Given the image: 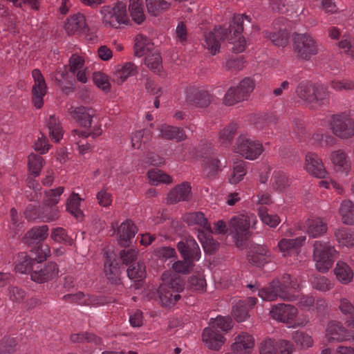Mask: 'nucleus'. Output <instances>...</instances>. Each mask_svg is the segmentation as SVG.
<instances>
[{
	"label": "nucleus",
	"instance_id": "f257e3e1",
	"mask_svg": "<svg viewBox=\"0 0 354 354\" xmlns=\"http://www.w3.org/2000/svg\"><path fill=\"white\" fill-rule=\"evenodd\" d=\"M162 283L157 290L162 306L171 307L180 299L179 295L184 290V281L176 274L165 272L162 275Z\"/></svg>",
	"mask_w": 354,
	"mask_h": 354
},
{
	"label": "nucleus",
	"instance_id": "f03ea898",
	"mask_svg": "<svg viewBox=\"0 0 354 354\" xmlns=\"http://www.w3.org/2000/svg\"><path fill=\"white\" fill-rule=\"evenodd\" d=\"M292 51L299 61L310 62L319 53L318 40L310 33L294 32L292 35Z\"/></svg>",
	"mask_w": 354,
	"mask_h": 354
},
{
	"label": "nucleus",
	"instance_id": "7ed1b4c3",
	"mask_svg": "<svg viewBox=\"0 0 354 354\" xmlns=\"http://www.w3.org/2000/svg\"><path fill=\"white\" fill-rule=\"evenodd\" d=\"M339 252L328 241H315L313 245V259L317 271L326 273L332 267Z\"/></svg>",
	"mask_w": 354,
	"mask_h": 354
},
{
	"label": "nucleus",
	"instance_id": "20e7f679",
	"mask_svg": "<svg viewBox=\"0 0 354 354\" xmlns=\"http://www.w3.org/2000/svg\"><path fill=\"white\" fill-rule=\"evenodd\" d=\"M234 152L249 160L257 159L263 152V144L247 133L240 134L233 146Z\"/></svg>",
	"mask_w": 354,
	"mask_h": 354
},
{
	"label": "nucleus",
	"instance_id": "39448f33",
	"mask_svg": "<svg viewBox=\"0 0 354 354\" xmlns=\"http://www.w3.org/2000/svg\"><path fill=\"white\" fill-rule=\"evenodd\" d=\"M254 88L253 80L250 77H245L237 86H231L227 90L223 98V104L230 106L248 100Z\"/></svg>",
	"mask_w": 354,
	"mask_h": 354
},
{
	"label": "nucleus",
	"instance_id": "423d86ee",
	"mask_svg": "<svg viewBox=\"0 0 354 354\" xmlns=\"http://www.w3.org/2000/svg\"><path fill=\"white\" fill-rule=\"evenodd\" d=\"M100 12L103 22L115 28L129 22L127 15V6L122 1H117L113 6H104Z\"/></svg>",
	"mask_w": 354,
	"mask_h": 354
},
{
	"label": "nucleus",
	"instance_id": "0eeeda50",
	"mask_svg": "<svg viewBox=\"0 0 354 354\" xmlns=\"http://www.w3.org/2000/svg\"><path fill=\"white\" fill-rule=\"evenodd\" d=\"M329 127L333 133L340 139H349L354 136V120L345 113L333 115L329 120Z\"/></svg>",
	"mask_w": 354,
	"mask_h": 354
},
{
	"label": "nucleus",
	"instance_id": "6e6552de",
	"mask_svg": "<svg viewBox=\"0 0 354 354\" xmlns=\"http://www.w3.org/2000/svg\"><path fill=\"white\" fill-rule=\"evenodd\" d=\"M288 20L284 17L276 19L272 25V31H265V37L278 47H286L289 42V32L286 28Z\"/></svg>",
	"mask_w": 354,
	"mask_h": 354
},
{
	"label": "nucleus",
	"instance_id": "1a4fd4ad",
	"mask_svg": "<svg viewBox=\"0 0 354 354\" xmlns=\"http://www.w3.org/2000/svg\"><path fill=\"white\" fill-rule=\"evenodd\" d=\"M325 338L327 342H341L354 338V332L346 329L341 322L330 321L325 330Z\"/></svg>",
	"mask_w": 354,
	"mask_h": 354
},
{
	"label": "nucleus",
	"instance_id": "9d476101",
	"mask_svg": "<svg viewBox=\"0 0 354 354\" xmlns=\"http://www.w3.org/2000/svg\"><path fill=\"white\" fill-rule=\"evenodd\" d=\"M34 84L32 87V103L37 109H41L44 105V97L46 95L48 87L45 79L39 69L32 71Z\"/></svg>",
	"mask_w": 354,
	"mask_h": 354
},
{
	"label": "nucleus",
	"instance_id": "9b49d317",
	"mask_svg": "<svg viewBox=\"0 0 354 354\" xmlns=\"http://www.w3.org/2000/svg\"><path fill=\"white\" fill-rule=\"evenodd\" d=\"M230 230L234 234L236 245L238 248L243 246L244 241L247 240L250 235L249 223L244 215L232 217L229 223Z\"/></svg>",
	"mask_w": 354,
	"mask_h": 354
},
{
	"label": "nucleus",
	"instance_id": "f8f14e48",
	"mask_svg": "<svg viewBox=\"0 0 354 354\" xmlns=\"http://www.w3.org/2000/svg\"><path fill=\"white\" fill-rule=\"evenodd\" d=\"M59 273L57 264L49 261L44 265L37 264L30 273V278L35 282L43 283L53 279Z\"/></svg>",
	"mask_w": 354,
	"mask_h": 354
},
{
	"label": "nucleus",
	"instance_id": "ddd939ff",
	"mask_svg": "<svg viewBox=\"0 0 354 354\" xmlns=\"http://www.w3.org/2000/svg\"><path fill=\"white\" fill-rule=\"evenodd\" d=\"M228 33V28L219 26L205 35V46L211 54L216 55L219 52L221 41L227 39Z\"/></svg>",
	"mask_w": 354,
	"mask_h": 354
},
{
	"label": "nucleus",
	"instance_id": "4468645a",
	"mask_svg": "<svg viewBox=\"0 0 354 354\" xmlns=\"http://www.w3.org/2000/svg\"><path fill=\"white\" fill-rule=\"evenodd\" d=\"M297 309L294 306L286 304H279L273 305L270 315L274 319L283 322L291 323L297 316Z\"/></svg>",
	"mask_w": 354,
	"mask_h": 354
},
{
	"label": "nucleus",
	"instance_id": "2eb2a0df",
	"mask_svg": "<svg viewBox=\"0 0 354 354\" xmlns=\"http://www.w3.org/2000/svg\"><path fill=\"white\" fill-rule=\"evenodd\" d=\"M258 295L262 299L269 301H275L278 298L283 301H292L297 298L295 295H290L285 290L279 289L274 281L268 287L259 290Z\"/></svg>",
	"mask_w": 354,
	"mask_h": 354
},
{
	"label": "nucleus",
	"instance_id": "dca6fc26",
	"mask_svg": "<svg viewBox=\"0 0 354 354\" xmlns=\"http://www.w3.org/2000/svg\"><path fill=\"white\" fill-rule=\"evenodd\" d=\"M177 248L183 259H189L195 262L201 258L199 246L192 237L184 239L178 242Z\"/></svg>",
	"mask_w": 354,
	"mask_h": 354
},
{
	"label": "nucleus",
	"instance_id": "f3484780",
	"mask_svg": "<svg viewBox=\"0 0 354 354\" xmlns=\"http://www.w3.org/2000/svg\"><path fill=\"white\" fill-rule=\"evenodd\" d=\"M213 97L206 90L196 87H190L186 91V100L198 107H207L212 101Z\"/></svg>",
	"mask_w": 354,
	"mask_h": 354
},
{
	"label": "nucleus",
	"instance_id": "a211bd4d",
	"mask_svg": "<svg viewBox=\"0 0 354 354\" xmlns=\"http://www.w3.org/2000/svg\"><path fill=\"white\" fill-rule=\"evenodd\" d=\"M192 196V187L187 182H183L175 186L167 194V203L176 204L181 201H188Z\"/></svg>",
	"mask_w": 354,
	"mask_h": 354
},
{
	"label": "nucleus",
	"instance_id": "6ab92c4d",
	"mask_svg": "<svg viewBox=\"0 0 354 354\" xmlns=\"http://www.w3.org/2000/svg\"><path fill=\"white\" fill-rule=\"evenodd\" d=\"M305 168L308 174L319 178H324L327 175L322 160L315 153L306 154Z\"/></svg>",
	"mask_w": 354,
	"mask_h": 354
},
{
	"label": "nucleus",
	"instance_id": "aec40b11",
	"mask_svg": "<svg viewBox=\"0 0 354 354\" xmlns=\"http://www.w3.org/2000/svg\"><path fill=\"white\" fill-rule=\"evenodd\" d=\"M247 258L250 263L261 266L270 261V252L266 245H254L250 247Z\"/></svg>",
	"mask_w": 354,
	"mask_h": 354
},
{
	"label": "nucleus",
	"instance_id": "412c9836",
	"mask_svg": "<svg viewBox=\"0 0 354 354\" xmlns=\"http://www.w3.org/2000/svg\"><path fill=\"white\" fill-rule=\"evenodd\" d=\"M64 28L68 35L84 33L88 29L84 15L79 12L71 15L66 19Z\"/></svg>",
	"mask_w": 354,
	"mask_h": 354
},
{
	"label": "nucleus",
	"instance_id": "4be33fe9",
	"mask_svg": "<svg viewBox=\"0 0 354 354\" xmlns=\"http://www.w3.org/2000/svg\"><path fill=\"white\" fill-rule=\"evenodd\" d=\"M69 115L82 127H90L93 116L91 109L85 106H71L68 109Z\"/></svg>",
	"mask_w": 354,
	"mask_h": 354
},
{
	"label": "nucleus",
	"instance_id": "5701e85b",
	"mask_svg": "<svg viewBox=\"0 0 354 354\" xmlns=\"http://www.w3.org/2000/svg\"><path fill=\"white\" fill-rule=\"evenodd\" d=\"M254 344V340L252 335L242 333L239 335L232 345V349L236 354H249Z\"/></svg>",
	"mask_w": 354,
	"mask_h": 354
},
{
	"label": "nucleus",
	"instance_id": "b1692460",
	"mask_svg": "<svg viewBox=\"0 0 354 354\" xmlns=\"http://www.w3.org/2000/svg\"><path fill=\"white\" fill-rule=\"evenodd\" d=\"M202 339L209 349L218 351L223 345L225 338L212 328H205L202 334Z\"/></svg>",
	"mask_w": 354,
	"mask_h": 354
},
{
	"label": "nucleus",
	"instance_id": "393cba45",
	"mask_svg": "<svg viewBox=\"0 0 354 354\" xmlns=\"http://www.w3.org/2000/svg\"><path fill=\"white\" fill-rule=\"evenodd\" d=\"M106 261L104 265V271L106 278L112 283H118L120 280V270L118 261L106 253Z\"/></svg>",
	"mask_w": 354,
	"mask_h": 354
},
{
	"label": "nucleus",
	"instance_id": "a878e982",
	"mask_svg": "<svg viewBox=\"0 0 354 354\" xmlns=\"http://www.w3.org/2000/svg\"><path fill=\"white\" fill-rule=\"evenodd\" d=\"M159 137L166 140H175L181 142L187 138L185 131L180 127L162 124L159 127Z\"/></svg>",
	"mask_w": 354,
	"mask_h": 354
},
{
	"label": "nucleus",
	"instance_id": "bb28decb",
	"mask_svg": "<svg viewBox=\"0 0 354 354\" xmlns=\"http://www.w3.org/2000/svg\"><path fill=\"white\" fill-rule=\"evenodd\" d=\"M239 125L236 122H231L225 125L218 133V142L221 145L227 147L231 145L237 133Z\"/></svg>",
	"mask_w": 354,
	"mask_h": 354
},
{
	"label": "nucleus",
	"instance_id": "cd10ccee",
	"mask_svg": "<svg viewBox=\"0 0 354 354\" xmlns=\"http://www.w3.org/2000/svg\"><path fill=\"white\" fill-rule=\"evenodd\" d=\"M19 257L20 260L16 265L15 269L17 272L24 274L28 272L31 273V272L34 270L35 266L46 259V256L45 255L44 257L39 256V261L36 258H32L28 256L26 253H21Z\"/></svg>",
	"mask_w": 354,
	"mask_h": 354
},
{
	"label": "nucleus",
	"instance_id": "c85d7f7f",
	"mask_svg": "<svg viewBox=\"0 0 354 354\" xmlns=\"http://www.w3.org/2000/svg\"><path fill=\"white\" fill-rule=\"evenodd\" d=\"M138 73L137 66L132 62H126L122 66H118L113 74V80L118 84L125 82L129 77Z\"/></svg>",
	"mask_w": 354,
	"mask_h": 354
},
{
	"label": "nucleus",
	"instance_id": "c756f323",
	"mask_svg": "<svg viewBox=\"0 0 354 354\" xmlns=\"http://www.w3.org/2000/svg\"><path fill=\"white\" fill-rule=\"evenodd\" d=\"M48 231V227L46 225L32 227L26 232L24 241L28 245L40 243L47 238Z\"/></svg>",
	"mask_w": 354,
	"mask_h": 354
},
{
	"label": "nucleus",
	"instance_id": "7c9ffc66",
	"mask_svg": "<svg viewBox=\"0 0 354 354\" xmlns=\"http://www.w3.org/2000/svg\"><path fill=\"white\" fill-rule=\"evenodd\" d=\"M330 159L337 171H348L351 167L348 154L343 149H337L331 152Z\"/></svg>",
	"mask_w": 354,
	"mask_h": 354
},
{
	"label": "nucleus",
	"instance_id": "2f4dec72",
	"mask_svg": "<svg viewBox=\"0 0 354 354\" xmlns=\"http://www.w3.org/2000/svg\"><path fill=\"white\" fill-rule=\"evenodd\" d=\"M134 55L138 57H141L148 52L151 53L153 49V44L149 37L139 34L135 38Z\"/></svg>",
	"mask_w": 354,
	"mask_h": 354
},
{
	"label": "nucleus",
	"instance_id": "473e14b6",
	"mask_svg": "<svg viewBox=\"0 0 354 354\" xmlns=\"http://www.w3.org/2000/svg\"><path fill=\"white\" fill-rule=\"evenodd\" d=\"M313 93L310 108L317 109L329 104L330 93L327 87L322 85L315 86Z\"/></svg>",
	"mask_w": 354,
	"mask_h": 354
},
{
	"label": "nucleus",
	"instance_id": "72a5a7b5",
	"mask_svg": "<svg viewBox=\"0 0 354 354\" xmlns=\"http://www.w3.org/2000/svg\"><path fill=\"white\" fill-rule=\"evenodd\" d=\"M136 232V226L131 221H126L121 223L118 230L119 242L122 245H126L129 241L134 237Z\"/></svg>",
	"mask_w": 354,
	"mask_h": 354
},
{
	"label": "nucleus",
	"instance_id": "f704fd0d",
	"mask_svg": "<svg viewBox=\"0 0 354 354\" xmlns=\"http://www.w3.org/2000/svg\"><path fill=\"white\" fill-rule=\"evenodd\" d=\"M46 127L48 129L49 137L55 142H59L63 138L64 130L58 118L50 115Z\"/></svg>",
	"mask_w": 354,
	"mask_h": 354
},
{
	"label": "nucleus",
	"instance_id": "c9c22d12",
	"mask_svg": "<svg viewBox=\"0 0 354 354\" xmlns=\"http://www.w3.org/2000/svg\"><path fill=\"white\" fill-rule=\"evenodd\" d=\"M307 233L310 237L316 238L327 232V225L322 218H315L307 221Z\"/></svg>",
	"mask_w": 354,
	"mask_h": 354
},
{
	"label": "nucleus",
	"instance_id": "e433bc0d",
	"mask_svg": "<svg viewBox=\"0 0 354 354\" xmlns=\"http://www.w3.org/2000/svg\"><path fill=\"white\" fill-rule=\"evenodd\" d=\"M334 272L337 280L342 284H348L353 280V270L348 264L343 261H338L337 263Z\"/></svg>",
	"mask_w": 354,
	"mask_h": 354
},
{
	"label": "nucleus",
	"instance_id": "4c0bfd02",
	"mask_svg": "<svg viewBox=\"0 0 354 354\" xmlns=\"http://www.w3.org/2000/svg\"><path fill=\"white\" fill-rule=\"evenodd\" d=\"M339 214L344 224L354 225V203L352 201H343L339 207Z\"/></svg>",
	"mask_w": 354,
	"mask_h": 354
},
{
	"label": "nucleus",
	"instance_id": "58836bf2",
	"mask_svg": "<svg viewBox=\"0 0 354 354\" xmlns=\"http://www.w3.org/2000/svg\"><path fill=\"white\" fill-rule=\"evenodd\" d=\"M336 241L341 246L351 248L354 246V232L348 228L340 227L334 231Z\"/></svg>",
	"mask_w": 354,
	"mask_h": 354
},
{
	"label": "nucleus",
	"instance_id": "ea45409f",
	"mask_svg": "<svg viewBox=\"0 0 354 354\" xmlns=\"http://www.w3.org/2000/svg\"><path fill=\"white\" fill-rule=\"evenodd\" d=\"M81 201L79 194L73 192L66 201L67 211L78 220H82L84 217L83 212L80 209Z\"/></svg>",
	"mask_w": 354,
	"mask_h": 354
},
{
	"label": "nucleus",
	"instance_id": "a19ab883",
	"mask_svg": "<svg viewBox=\"0 0 354 354\" xmlns=\"http://www.w3.org/2000/svg\"><path fill=\"white\" fill-rule=\"evenodd\" d=\"M270 183L273 189L283 192L290 185L291 180L286 174L277 171L273 173Z\"/></svg>",
	"mask_w": 354,
	"mask_h": 354
},
{
	"label": "nucleus",
	"instance_id": "79ce46f5",
	"mask_svg": "<svg viewBox=\"0 0 354 354\" xmlns=\"http://www.w3.org/2000/svg\"><path fill=\"white\" fill-rule=\"evenodd\" d=\"M185 221L189 225H197L212 232L211 225L201 212H191L185 216Z\"/></svg>",
	"mask_w": 354,
	"mask_h": 354
},
{
	"label": "nucleus",
	"instance_id": "37998d69",
	"mask_svg": "<svg viewBox=\"0 0 354 354\" xmlns=\"http://www.w3.org/2000/svg\"><path fill=\"white\" fill-rule=\"evenodd\" d=\"M314 88L315 86L309 82H301L296 88L297 96L304 101L310 107L311 106L312 100L313 99Z\"/></svg>",
	"mask_w": 354,
	"mask_h": 354
},
{
	"label": "nucleus",
	"instance_id": "c03bdc74",
	"mask_svg": "<svg viewBox=\"0 0 354 354\" xmlns=\"http://www.w3.org/2000/svg\"><path fill=\"white\" fill-rule=\"evenodd\" d=\"M129 10L132 19L138 24H142L145 19L142 0H130Z\"/></svg>",
	"mask_w": 354,
	"mask_h": 354
},
{
	"label": "nucleus",
	"instance_id": "a18cd8bd",
	"mask_svg": "<svg viewBox=\"0 0 354 354\" xmlns=\"http://www.w3.org/2000/svg\"><path fill=\"white\" fill-rule=\"evenodd\" d=\"M211 233L208 232V234H206L203 231H199L198 234L205 252L209 254L214 253L218 248V243L213 239Z\"/></svg>",
	"mask_w": 354,
	"mask_h": 354
},
{
	"label": "nucleus",
	"instance_id": "49530a36",
	"mask_svg": "<svg viewBox=\"0 0 354 354\" xmlns=\"http://www.w3.org/2000/svg\"><path fill=\"white\" fill-rule=\"evenodd\" d=\"M306 236H300L295 239H282L278 243V248L281 252H288L292 249L301 248L305 243Z\"/></svg>",
	"mask_w": 354,
	"mask_h": 354
},
{
	"label": "nucleus",
	"instance_id": "de8ad7c7",
	"mask_svg": "<svg viewBox=\"0 0 354 354\" xmlns=\"http://www.w3.org/2000/svg\"><path fill=\"white\" fill-rule=\"evenodd\" d=\"M148 12L154 17L160 15L170 7V3L165 0H145Z\"/></svg>",
	"mask_w": 354,
	"mask_h": 354
},
{
	"label": "nucleus",
	"instance_id": "09e8293b",
	"mask_svg": "<svg viewBox=\"0 0 354 354\" xmlns=\"http://www.w3.org/2000/svg\"><path fill=\"white\" fill-rule=\"evenodd\" d=\"M70 340L73 343H93L95 345L102 343L101 338L95 334L90 332L73 333L70 336Z\"/></svg>",
	"mask_w": 354,
	"mask_h": 354
},
{
	"label": "nucleus",
	"instance_id": "8fccbe9b",
	"mask_svg": "<svg viewBox=\"0 0 354 354\" xmlns=\"http://www.w3.org/2000/svg\"><path fill=\"white\" fill-rule=\"evenodd\" d=\"M28 167L30 174L34 177L39 176L45 163L44 158L38 154L31 153L28 156Z\"/></svg>",
	"mask_w": 354,
	"mask_h": 354
},
{
	"label": "nucleus",
	"instance_id": "3c124183",
	"mask_svg": "<svg viewBox=\"0 0 354 354\" xmlns=\"http://www.w3.org/2000/svg\"><path fill=\"white\" fill-rule=\"evenodd\" d=\"M145 64L153 73H158L162 69V57L157 50L151 52L146 56Z\"/></svg>",
	"mask_w": 354,
	"mask_h": 354
},
{
	"label": "nucleus",
	"instance_id": "603ef678",
	"mask_svg": "<svg viewBox=\"0 0 354 354\" xmlns=\"http://www.w3.org/2000/svg\"><path fill=\"white\" fill-rule=\"evenodd\" d=\"M187 288L199 293L206 291L207 284L204 276L201 274L191 276L187 282Z\"/></svg>",
	"mask_w": 354,
	"mask_h": 354
},
{
	"label": "nucleus",
	"instance_id": "864d4df0",
	"mask_svg": "<svg viewBox=\"0 0 354 354\" xmlns=\"http://www.w3.org/2000/svg\"><path fill=\"white\" fill-rule=\"evenodd\" d=\"M247 173L246 162L240 160L234 163L232 173L229 178V181L232 184H236L241 181Z\"/></svg>",
	"mask_w": 354,
	"mask_h": 354
},
{
	"label": "nucleus",
	"instance_id": "5fc2aeb1",
	"mask_svg": "<svg viewBox=\"0 0 354 354\" xmlns=\"http://www.w3.org/2000/svg\"><path fill=\"white\" fill-rule=\"evenodd\" d=\"M127 272L130 279L141 281L146 275L145 265L142 262L132 264L129 267Z\"/></svg>",
	"mask_w": 354,
	"mask_h": 354
},
{
	"label": "nucleus",
	"instance_id": "6e6d98bb",
	"mask_svg": "<svg viewBox=\"0 0 354 354\" xmlns=\"http://www.w3.org/2000/svg\"><path fill=\"white\" fill-rule=\"evenodd\" d=\"M151 132L149 129L136 131L131 138V145L134 149H140L142 143H146L151 138Z\"/></svg>",
	"mask_w": 354,
	"mask_h": 354
},
{
	"label": "nucleus",
	"instance_id": "4d7b16f0",
	"mask_svg": "<svg viewBox=\"0 0 354 354\" xmlns=\"http://www.w3.org/2000/svg\"><path fill=\"white\" fill-rule=\"evenodd\" d=\"M245 301H239L233 307L232 314L237 322H242L249 317Z\"/></svg>",
	"mask_w": 354,
	"mask_h": 354
},
{
	"label": "nucleus",
	"instance_id": "13d9d810",
	"mask_svg": "<svg viewBox=\"0 0 354 354\" xmlns=\"http://www.w3.org/2000/svg\"><path fill=\"white\" fill-rule=\"evenodd\" d=\"M147 176L152 185H157L160 183L169 184L172 181L170 176L156 169H150L147 172Z\"/></svg>",
	"mask_w": 354,
	"mask_h": 354
},
{
	"label": "nucleus",
	"instance_id": "bf43d9fd",
	"mask_svg": "<svg viewBox=\"0 0 354 354\" xmlns=\"http://www.w3.org/2000/svg\"><path fill=\"white\" fill-rule=\"evenodd\" d=\"M311 282L314 288L322 292L329 291L333 288V283L324 276L313 275Z\"/></svg>",
	"mask_w": 354,
	"mask_h": 354
},
{
	"label": "nucleus",
	"instance_id": "052dcab7",
	"mask_svg": "<svg viewBox=\"0 0 354 354\" xmlns=\"http://www.w3.org/2000/svg\"><path fill=\"white\" fill-rule=\"evenodd\" d=\"M258 214L261 221L270 227H277L280 223V218L277 214H270L265 207H261L258 209Z\"/></svg>",
	"mask_w": 354,
	"mask_h": 354
},
{
	"label": "nucleus",
	"instance_id": "680f3d73",
	"mask_svg": "<svg viewBox=\"0 0 354 354\" xmlns=\"http://www.w3.org/2000/svg\"><path fill=\"white\" fill-rule=\"evenodd\" d=\"M232 319L229 317H217L214 320L210 322V327L214 330L219 333V331L227 332L232 327Z\"/></svg>",
	"mask_w": 354,
	"mask_h": 354
},
{
	"label": "nucleus",
	"instance_id": "e2e57ef3",
	"mask_svg": "<svg viewBox=\"0 0 354 354\" xmlns=\"http://www.w3.org/2000/svg\"><path fill=\"white\" fill-rule=\"evenodd\" d=\"M64 191V187H58L55 189H51L46 192L45 197L44 199V203L49 207H53L57 205L59 200L60 196Z\"/></svg>",
	"mask_w": 354,
	"mask_h": 354
},
{
	"label": "nucleus",
	"instance_id": "0e129e2a",
	"mask_svg": "<svg viewBox=\"0 0 354 354\" xmlns=\"http://www.w3.org/2000/svg\"><path fill=\"white\" fill-rule=\"evenodd\" d=\"M50 237L53 241L59 243L68 245H71L73 243V239L68 235L66 230L62 227L53 229Z\"/></svg>",
	"mask_w": 354,
	"mask_h": 354
},
{
	"label": "nucleus",
	"instance_id": "69168bd1",
	"mask_svg": "<svg viewBox=\"0 0 354 354\" xmlns=\"http://www.w3.org/2000/svg\"><path fill=\"white\" fill-rule=\"evenodd\" d=\"M259 354H279L278 341L271 338L263 340L260 344Z\"/></svg>",
	"mask_w": 354,
	"mask_h": 354
},
{
	"label": "nucleus",
	"instance_id": "338daca9",
	"mask_svg": "<svg viewBox=\"0 0 354 354\" xmlns=\"http://www.w3.org/2000/svg\"><path fill=\"white\" fill-rule=\"evenodd\" d=\"M292 339L297 345L302 348L311 347L313 344L311 336L303 331H296L294 333Z\"/></svg>",
	"mask_w": 354,
	"mask_h": 354
},
{
	"label": "nucleus",
	"instance_id": "774afa93",
	"mask_svg": "<svg viewBox=\"0 0 354 354\" xmlns=\"http://www.w3.org/2000/svg\"><path fill=\"white\" fill-rule=\"evenodd\" d=\"M17 342L15 338L4 337L0 340V354H12L16 350Z\"/></svg>",
	"mask_w": 354,
	"mask_h": 354
}]
</instances>
